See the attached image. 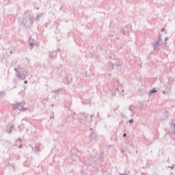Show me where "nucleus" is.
I'll return each mask as SVG.
<instances>
[{
	"label": "nucleus",
	"mask_w": 175,
	"mask_h": 175,
	"mask_svg": "<svg viewBox=\"0 0 175 175\" xmlns=\"http://www.w3.org/2000/svg\"><path fill=\"white\" fill-rule=\"evenodd\" d=\"M14 107L15 109H18V107H20V104H16V105H14Z\"/></svg>",
	"instance_id": "nucleus-1"
},
{
	"label": "nucleus",
	"mask_w": 175,
	"mask_h": 175,
	"mask_svg": "<svg viewBox=\"0 0 175 175\" xmlns=\"http://www.w3.org/2000/svg\"><path fill=\"white\" fill-rule=\"evenodd\" d=\"M152 94L153 92H157V88H153V90L151 91Z\"/></svg>",
	"instance_id": "nucleus-2"
},
{
	"label": "nucleus",
	"mask_w": 175,
	"mask_h": 175,
	"mask_svg": "<svg viewBox=\"0 0 175 175\" xmlns=\"http://www.w3.org/2000/svg\"><path fill=\"white\" fill-rule=\"evenodd\" d=\"M129 122H130V124H132V122H133V120H131L129 121Z\"/></svg>",
	"instance_id": "nucleus-3"
},
{
	"label": "nucleus",
	"mask_w": 175,
	"mask_h": 175,
	"mask_svg": "<svg viewBox=\"0 0 175 175\" xmlns=\"http://www.w3.org/2000/svg\"><path fill=\"white\" fill-rule=\"evenodd\" d=\"M126 137V133H124V135H123V137Z\"/></svg>",
	"instance_id": "nucleus-4"
},
{
	"label": "nucleus",
	"mask_w": 175,
	"mask_h": 175,
	"mask_svg": "<svg viewBox=\"0 0 175 175\" xmlns=\"http://www.w3.org/2000/svg\"><path fill=\"white\" fill-rule=\"evenodd\" d=\"M27 83H28V81H25V84H27Z\"/></svg>",
	"instance_id": "nucleus-5"
},
{
	"label": "nucleus",
	"mask_w": 175,
	"mask_h": 175,
	"mask_svg": "<svg viewBox=\"0 0 175 175\" xmlns=\"http://www.w3.org/2000/svg\"><path fill=\"white\" fill-rule=\"evenodd\" d=\"M163 31H165V29H162V32H163Z\"/></svg>",
	"instance_id": "nucleus-6"
},
{
	"label": "nucleus",
	"mask_w": 175,
	"mask_h": 175,
	"mask_svg": "<svg viewBox=\"0 0 175 175\" xmlns=\"http://www.w3.org/2000/svg\"><path fill=\"white\" fill-rule=\"evenodd\" d=\"M15 70H17V69H16V68H15Z\"/></svg>",
	"instance_id": "nucleus-7"
}]
</instances>
